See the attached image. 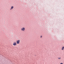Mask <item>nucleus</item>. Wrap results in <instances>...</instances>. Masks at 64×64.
<instances>
[{
    "label": "nucleus",
    "mask_w": 64,
    "mask_h": 64,
    "mask_svg": "<svg viewBox=\"0 0 64 64\" xmlns=\"http://www.w3.org/2000/svg\"><path fill=\"white\" fill-rule=\"evenodd\" d=\"M14 8V7H13V6H12L11 7V8H10V10H12V9H13Z\"/></svg>",
    "instance_id": "4"
},
{
    "label": "nucleus",
    "mask_w": 64,
    "mask_h": 64,
    "mask_svg": "<svg viewBox=\"0 0 64 64\" xmlns=\"http://www.w3.org/2000/svg\"><path fill=\"white\" fill-rule=\"evenodd\" d=\"M64 46H63L62 47V50H64Z\"/></svg>",
    "instance_id": "5"
},
{
    "label": "nucleus",
    "mask_w": 64,
    "mask_h": 64,
    "mask_svg": "<svg viewBox=\"0 0 64 64\" xmlns=\"http://www.w3.org/2000/svg\"><path fill=\"white\" fill-rule=\"evenodd\" d=\"M60 64H63V63H61Z\"/></svg>",
    "instance_id": "8"
},
{
    "label": "nucleus",
    "mask_w": 64,
    "mask_h": 64,
    "mask_svg": "<svg viewBox=\"0 0 64 64\" xmlns=\"http://www.w3.org/2000/svg\"><path fill=\"white\" fill-rule=\"evenodd\" d=\"M42 36H40V38H42Z\"/></svg>",
    "instance_id": "7"
},
{
    "label": "nucleus",
    "mask_w": 64,
    "mask_h": 64,
    "mask_svg": "<svg viewBox=\"0 0 64 64\" xmlns=\"http://www.w3.org/2000/svg\"><path fill=\"white\" fill-rule=\"evenodd\" d=\"M17 44H19L20 43V40H18L16 41Z\"/></svg>",
    "instance_id": "3"
},
{
    "label": "nucleus",
    "mask_w": 64,
    "mask_h": 64,
    "mask_svg": "<svg viewBox=\"0 0 64 64\" xmlns=\"http://www.w3.org/2000/svg\"><path fill=\"white\" fill-rule=\"evenodd\" d=\"M25 28L24 27H22L21 28V30L22 31H25Z\"/></svg>",
    "instance_id": "1"
},
{
    "label": "nucleus",
    "mask_w": 64,
    "mask_h": 64,
    "mask_svg": "<svg viewBox=\"0 0 64 64\" xmlns=\"http://www.w3.org/2000/svg\"><path fill=\"white\" fill-rule=\"evenodd\" d=\"M16 45H17V43H16V42H14L13 44V45L14 46H16Z\"/></svg>",
    "instance_id": "2"
},
{
    "label": "nucleus",
    "mask_w": 64,
    "mask_h": 64,
    "mask_svg": "<svg viewBox=\"0 0 64 64\" xmlns=\"http://www.w3.org/2000/svg\"><path fill=\"white\" fill-rule=\"evenodd\" d=\"M61 59V58L60 57V58H58V59Z\"/></svg>",
    "instance_id": "6"
}]
</instances>
